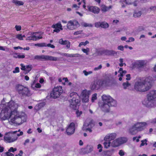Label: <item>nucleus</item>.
<instances>
[{"label":"nucleus","mask_w":156,"mask_h":156,"mask_svg":"<svg viewBox=\"0 0 156 156\" xmlns=\"http://www.w3.org/2000/svg\"><path fill=\"white\" fill-rule=\"evenodd\" d=\"M154 80L153 78L148 76L137 80L134 85V88L137 91L145 92L148 90L152 87Z\"/></svg>","instance_id":"f257e3e1"},{"label":"nucleus","mask_w":156,"mask_h":156,"mask_svg":"<svg viewBox=\"0 0 156 156\" xmlns=\"http://www.w3.org/2000/svg\"><path fill=\"white\" fill-rule=\"evenodd\" d=\"M17 108H15L13 110V114L11 118L10 122L13 124L19 125L26 121L27 116L24 113L20 114Z\"/></svg>","instance_id":"f03ea898"},{"label":"nucleus","mask_w":156,"mask_h":156,"mask_svg":"<svg viewBox=\"0 0 156 156\" xmlns=\"http://www.w3.org/2000/svg\"><path fill=\"white\" fill-rule=\"evenodd\" d=\"M147 100H144L143 104L146 107H156V90H152L147 95Z\"/></svg>","instance_id":"7ed1b4c3"},{"label":"nucleus","mask_w":156,"mask_h":156,"mask_svg":"<svg viewBox=\"0 0 156 156\" xmlns=\"http://www.w3.org/2000/svg\"><path fill=\"white\" fill-rule=\"evenodd\" d=\"M102 102L99 104V106L108 107L116 106L117 102L109 95H103L101 97Z\"/></svg>","instance_id":"20e7f679"},{"label":"nucleus","mask_w":156,"mask_h":156,"mask_svg":"<svg viewBox=\"0 0 156 156\" xmlns=\"http://www.w3.org/2000/svg\"><path fill=\"white\" fill-rule=\"evenodd\" d=\"M69 102L70 107H76L80 105L79 96L75 92H72L70 94Z\"/></svg>","instance_id":"39448f33"},{"label":"nucleus","mask_w":156,"mask_h":156,"mask_svg":"<svg viewBox=\"0 0 156 156\" xmlns=\"http://www.w3.org/2000/svg\"><path fill=\"white\" fill-rule=\"evenodd\" d=\"M146 125L145 122H137L129 128V133L132 135H134L138 132L142 131L144 129V127Z\"/></svg>","instance_id":"423d86ee"},{"label":"nucleus","mask_w":156,"mask_h":156,"mask_svg":"<svg viewBox=\"0 0 156 156\" xmlns=\"http://www.w3.org/2000/svg\"><path fill=\"white\" fill-rule=\"evenodd\" d=\"M1 111L0 109V118L2 121L11 118L13 114V110H12L11 108H3L2 112Z\"/></svg>","instance_id":"0eeeda50"},{"label":"nucleus","mask_w":156,"mask_h":156,"mask_svg":"<svg viewBox=\"0 0 156 156\" xmlns=\"http://www.w3.org/2000/svg\"><path fill=\"white\" fill-rule=\"evenodd\" d=\"M16 89L18 94L22 96L30 95V93L28 88L21 85L18 84L16 86Z\"/></svg>","instance_id":"6e6552de"},{"label":"nucleus","mask_w":156,"mask_h":156,"mask_svg":"<svg viewBox=\"0 0 156 156\" xmlns=\"http://www.w3.org/2000/svg\"><path fill=\"white\" fill-rule=\"evenodd\" d=\"M17 132V131H16L6 133L4 137V141L6 143H11L16 140L18 137L15 134Z\"/></svg>","instance_id":"1a4fd4ad"},{"label":"nucleus","mask_w":156,"mask_h":156,"mask_svg":"<svg viewBox=\"0 0 156 156\" xmlns=\"http://www.w3.org/2000/svg\"><path fill=\"white\" fill-rule=\"evenodd\" d=\"M63 92L62 87L61 86H58L55 87L51 93V96L54 98H56L59 97Z\"/></svg>","instance_id":"9d476101"},{"label":"nucleus","mask_w":156,"mask_h":156,"mask_svg":"<svg viewBox=\"0 0 156 156\" xmlns=\"http://www.w3.org/2000/svg\"><path fill=\"white\" fill-rule=\"evenodd\" d=\"M19 106L18 104L16 103L12 100L8 103L5 102L4 98L2 100L0 104V107H16Z\"/></svg>","instance_id":"9b49d317"},{"label":"nucleus","mask_w":156,"mask_h":156,"mask_svg":"<svg viewBox=\"0 0 156 156\" xmlns=\"http://www.w3.org/2000/svg\"><path fill=\"white\" fill-rule=\"evenodd\" d=\"M126 141V138L123 137L119 138L112 142L111 145L113 147H115L125 143Z\"/></svg>","instance_id":"f8f14e48"},{"label":"nucleus","mask_w":156,"mask_h":156,"mask_svg":"<svg viewBox=\"0 0 156 156\" xmlns=\"http://www.w3.org/2000/svg\"><path fill=\"white\" fill-rule=\"evenodd\" d=\"M148 62V61L147 60H137L133 63V66L134 67L141 68L146 65Z\"/></svg>","instance_id":"ddd939ff"},{"label":"nucleus","mask_w":156,"mask_h":156,"mask_svg":"<svg viewBox=\"0 0 156 156\" xmlns=\"http://www.w3.org/2000/svg\"><path fill=\"white\" fill-rule=\"evenodd\" d=\"M80 25L79 23L76 20H70L67 24L68 29L70 30H73L79 27Z\"/></svg>","instance_id":"4468645a"},{"label":"nucleus","mask_w":156,"mask_h":156,"mask_svg":"<svg viewBox=\"0 0 156 156\" xmlns=\"http://www.w3.org/2000/svg\"><path fill=\"white\" fill-rule=\"evenodd\" d=\"M90 91L86 90H83L81 94V97L82 101L85 102H87L89 101Z\"/></svg>","instance_id":"2eb2a0df"},{"label":"nucleus","mask_w":156,"mask_h":156,"mask_svg":"<svg viewBox=\"0 0 156 156\" xmlns=\"http://www.w3.org/2000/svg\"><path fill=\"white\" fill-rule=\"evenodd\" d=\"M87 10L93 12L94 14H98L100 12V9L95 6L88 5L87 6Z\"/></svg>","instance_id":"dca6fc26"},{"label":"nucleus","mask_w":156,"mask_h":156,"mask_svg":"<svg viewBox=\"0 0 156 156\" xmlns=\"http://www.w3.org/2000/svg\"><path fill=\"white\" fill-rule=\"evenodd\" d=\"M75 124L74 122L71 123L66 129V132L68 135H71L73 134L75 131Z\"/></svg>","instance_id":"f3484780"},{"label":"nucleus","mask_w":156,"mask_h":156,"mask_svg":"<svg viewBox=\"0 0 156 156\" xmlns=\"http://www.w3.org/2000/svg\"><path fill=\"white\" fill-rule=\"evenodd\" d=\"M110 80L106 79L98 80V85L100 87H107L110 85Z\"/></svg>","instance_id":"a211bd4d"},{"label":"nucleus","mask_w":156,"mask_h":156,"mask_svg":"<svg viewBox=\"0 0 156 156\" xmlns=\"http://www.w3.org/2000/svg\"><path fill=\"white\" fill-rule=\"evenodd\" d=\"M52 27L55 29L53 31L57 33L59 32L60 30H62V26L60 23H58L52 26Z\"/></svg>","instance_id":"6ab92c4d"},{"label":"nucleus","mask_w":156,"mask_h":156,"mask_svg":"<svg viewBox=\"0 0 156 156\" xmlns=\"http://www.w3.org/2000/svg\"><path fill=\"white\" fill-rule=\"evenodd\" d=\"M116 134L115 133L108 134L104 138V140L111 141L114 140L116 137Z\"/></svg>","instance_id":"aec40b11"},{"label":"nucleus","mask_w":156,"mask_h":156,"mask_svg":"<svg viewBox=\"0 0 156 156\" xmlns=\"http://www.w3.org/2000/svg\"><path fill=\"white\" fill-rule=\"evenodd\" d=\"M43 59L45 60H50L56 61L58 60V58L57 57L48 55H44Z\"/></svg>","instance_id":"412c9836"},{"label":"nucleus","mask_w":156,"mask_h":156,"mask_svg":"<svg viewBox=\"0 0 156 156\" xmlns=\"http://www.w3.org/2000/svg\"><path fill=\"white\" fill-rule=\"evenodd\" d=\"M100 86L98 85V80L95 81L91 83L90 87L92 90L98 89Z\"/></svg>","instance_id":"4be33fe9"},{"label":"nucleus","mask_w":156,"mask_h":156,"mask_svg":"<svg viewBox=\"0 0 156 156\" xmlns=\"http://www.w3.org/2000/svg\"><path fill=\"white\" fill-rule=\"evenodd\" d=\"M28 36L26 38V40H32L34 41H36V38L35 37V36L34 32L29 33V34H28Z\"/></svg>","instance_id":"5701e85b"},{"label":"nucleus","mask_w":156,"mask_h":156,"mask_svg":"<svg viewBox=\"0 0 156 156\" xmlns=\"http://www.w3.org/2000/svg\"><path fill=\"white\" fill-rule=\"evenodd\" d=\"M112 7V5H110L108 7L104 5H102L101 6V10L103 12H106L111 9Z\"/></svg>","instance_id":"b1692460"},{"label":"nucleus","mask_w":156,"mask_h":156,"mask_svg":"<svg viewBox=\"0 0 156 156\" xmlns=\"http://www.w3.org/2000/svg\"><path fill=\"white\" fill-rule=\"evenodd\" d=\"M13 57L15 58H23L25 57V55L23 53H15L13 55Z\"/></svg>","instance_id":"393cba45"},{"label":"nucleus","mask_w":156,"mask_h":156,"mask_svg":"<svg viewBox=\"0 0 156 156\" xmlns=\"http://www.w3.org/2000/svg\"><path fill=\"white\" fill-rule=\"evenodd\" d=\"M34 33L36 41L42 38L43 33L39 32H34Z\"/></svg>","instance_id":"a878e982"},{"label":"nucleus","mask_w":156,"mask_h":156,"mask_svg":"<svg viewBox=\"0 0 156 156\" xmlns=\"http://www.w3.org/2000/svg\"><path fill=\"white\" fill-rule=\"evenodd\" d=\"M93 150V147L92 146H87L85 149L84 152L87 154L91 152Z\"/></svg>","instance_id":"bb28decb"},{"label":"nucleus","mask_w":156,"mask_h":156,"mask_svg":"<svg viewBox=\"0 0 156 156\" xmlns=\"http://www.w3.org/2000/svg\"><path fill=\"white\" fill-rule=\"evenodd\" d=\"M12 3L15 4L17 6L22 5L24 4V3L21 1L18 0H12Z\"/></svg>","instance_id":"cd10ccee"},{"label":"nucleus","mask_w":156,"mask_h":156,"mask_svg":"<svg viewBox=\"0 0 156 156\" xmlns=\"http://www.w3.org/2000/svg\"><path fill=\"white\" fill-rule=\"evenodd\" d=\"M88 126H86V124H83L82 128V130L83 131H89V132L91 133L92 132V128L88 127Z\"/></svg>","instance_id":"c85d7f7f"},{"label":"nucleus","mask_w":156,"mask_h":156,"mask_svg":"<svg viewBox=\"0 0 156 156\" xmlns=\"http://www.w3.org/2000/svg\"><path fill=\"white\" fill-rule=\"evenodd\" d=\"M105 141L103 143L104 147L107 148L110 147L111 144V142L109 140H105Z\"/></svg>","instance_id":"c756f323"},{"label":"nucleus","mask_w":156,"mask_h":156,"mask_svg":"<svg viewBox=\"0 0 156 156\" xmlns=\"http://www.w3.org/2000/svg\"><path fill=\"white\" fill-rule=\"evenodd\" d=\"M25 37V35H22L21 34H17L16 36V38L20 40H23V38Z\"/></svg>","instance_id":"7c9ffc66"},{"label":"nucleus","mask_w":156,"mask_h":156,"mask_svg":"<svg viewBox=\"0 0 156 156\" xmlns=\"http://www.w3.org/2000/svg\"><path fill=\"white\" fill-rule=\"evenodd\" d=\"M31 87L33 89H36V88H40L41 87V85L39 83L32 84L31 85Z\"/></svg>","instance_id":"2f4dec72"},{"label":"nucleus","mask_w":156,"mask_h":156,"mask_svg":"<svg viewBox=\"0 0 156 156\" xmlns=\"http://www.w3.org/2000/svg\"><path fill=\"white\" fill-rule=\"evenodd\" d=\"M119 73H120V76L121 77H122L124 75H125L126 73L127 72L126 70H123V69L122 68H120L119 70L118 71Z\"/></svg>","instance_id":"473e14b6"},{"label":"nucleus","mask_w":156,"mask_h":156,"mask_svg":"<svg viewBox=\"0 0 156 156\" xmlns=\"http://www.w3.org/2000/svg\"><path fill=\"white\" fill-rule=\"evenodd\" d=\"M109 27L108 24L105 22H101V27L103 28H107Z\"/></svg>","instance_id":"72a5a7b5"},{"label":"nucleus","mask_w":156,"mask_h":156,"mask_svg":"<svg viewBox=\"0 0 156 156\" xmlns=\"http://www.w3.org/2000/svg\"><path fill=\"white\" fill-rule=\"evenodd\" d=\"M83 124H86V126L89 127L90 128H92L94 126V124L92 120L90 121L88 124L87 123H84Z\"/></svg>","instance_id":"f704fd0d"},{"label":"nucleus","mask_w":156,"mask_h":156,"mask_svg":"<svg viewBox=\"0 0 156 156\" xmlns=\"http://www.w3.org/2000/svg\"><path fill=\"white\" fill-rule=\"evenodd\" d=\"M81 56V55L78 53L76 54H69V57L72 58V57H78Z\"/></svg>","instance_id":"c9c22d12"},{"label":"nucleus","mask_w":156,"mask_h":156,"mask_svg":"<svg viewBox=\"0 0 156 156\" xmlns=\"http://www.w3.org/2000/svg\"><path fill=\"white\" fill-rule=\"evenodd\" d=\"M123 88L125 89H127V88L130 85V83L127 81L123 83L122 84Z\"/></svg>","instance_id":"e433bc0d"},{"label":"nucleus","mask_w":156,"mask_h":156,"mask_svg":"<svg viewBox=\"0 0 156 156\" xmlns=\"http://www.w3.org/2000/svg\"><path fill=\"white\" fill-rule=\"evenodd\" d=\"M141 15V13L140 11H136L133 14V16L135 17H140Z\"/></svg>","instance_id":"4c0bfd02"},{"label":"nucleus","mask_w":156,"mask_h":156,"mask_svg":"<svg viewBox=\"0 0 156 156\" xmlns=\"http://www.w3.org/2000/svg\"><path fill=\"white\" fill-rule=\"evenodd\" d=\"M81 50L84 53H85L86 55H88L89 52L90 51V49L89 48H87L86 49L82 48Z\"/></svg>","instance_id":"58836bf2"},{"label":"nucleus","mask_w":156,"mask_h":156,"mask_svg":"<svg viewBox=\"0 0 156 156\" xmlns=\"http://www.w3.org/2000/svg\"><path fill=\"white\" fill-rule=\"evenodd\" d=\"M13 154L9 153V152H8V151L3 153L2 154V156H14Z\"/></svg>","instance_id":"ea45409f"},{"label":"nucleus","mask_w":156,"mask_h":156,"mask_svg":"<svg viewBox=\"0 0 156 156\" xmlns=\"http://www.w3.org/2000/svg\"><path fill=\"white\" fill-rule=\"evenodd\" d=\"M81 25L82 26L85 27H92V25L91 24H89L88 23H86L85 22H83Z\"/></svg>","instance_id":"a19ab883"},{"label":"nucleus","mask_w":156,"mask_h":156,"mask_svg":"<svg viewBox=\"0 0 156 156\" xmlns=\"http://www.w3.org/2000/svg\"><path fill=\"white\" fill-rule=\"evenodd\" d=\"M45 105V103L44 102H42L39 103L36 105V106L39 107H43Z\"/></svg>","instance_id":"79ce46f5"},{"label":"nucleus","mask_w":156,"mask_h":156,"mask_svg":"<svg viewBox=\"0 0 156 156\" xmlns=\"http://www.w3.org/2000/svg\"><path fill=\"white\" fill-rule=\"evenodd\" d=\"M89 43V42L87 41H86L85 42H80L79 45V47H80L82 45L85 46L87 44H88Z\"/></svg>","instance_id":"37998d69"},{"label":"nucleus","mask_w":156,"mask_h":156,"mask_svg":"<svg viewBox=\"0 0 156 156\" xmlns=\"http://www.w3.org/2000/svg\"><path fill=\"white\" fill-rule=\"evenodd\" d=\"M117 54V52L113 50H111L108 51V55H116Z\"/></svg>","instance_id":"c03bdc74"},{"label":"nucleus","mask_w":156,"mask_h":156,"mask_svg":"<svg viewBox=\"0 0 156 156\" xmlns=\"http://www.w3.org/2000/svg\"><path fill=\"white\" fill-rule=\"evenodd\" d=\"M125 2L127 4L130 5L132 4L135 1V0H124Z\"/></svg>","instance_id":"a18cd8bd"},{"label":"nucleus","mask_w":156,"mask_h":156,"mask_svg":"<svg viewBox=\"0 0 156 156\" xmlns=\"http://www.w3.org/2000/svg\"><path fill=\"white\" fill-rule=\"evenodd\" d=\"M16 150L17 149L16 148H14L13 147H11L9 149L8 152H9V153H10L11 152H14L16 151Z\"/></svg>","instance_id":"49530a36"},{"label":"nucleus","mask_w":156,"mask_h":156,"mask_svg":"<svg viewBox=\"0 0 156 156\" xmlns=\"http://www.w3.org/2000/svg\"><path fill=\"white\" fill-rule=\"evenodd\" d=\"M83 73L85 76H87L88 75L92 74V72L91 71L87 72L86 70H84L83 71Z\"/></svg>","instance_id":"de8ad7c7"},{"label":"nucleus","mask_w":156,"mask_h":156,"mask_svg":"<svg viewBox=\"0 0 156 156\" xmlns=\"http://www.w3.org/2000/svg\"><path fill=\"white\" fill-rule=\"evenodd\" d=\"M119 61L120 62V63H119V66H121L122 67L123 66L124 64H125V65H126V64L125 63H123V59L122 58H120L119 59Z\"/></svg>","instance_id":"09e8293b"},{"label":"nucleus","mask_w":156,"mask_h":156,"mask_svg":"<svg viewBox=\"0 0 156 156\" xmlns=\"http://www.w3.org/2000/svg\"><path fill=\"white\" fill-rule=\"evenodd\" d=\"M43 55H36L34 57V58L36 59H43Z\"/></svg>","instance_id":"8fccbe9b"},{"label":"nucleus","mask_w":156,"mask_h":156,"mask_svg":"<svg viewBox=\"0 0 156 156\" xmlns=\"http://www.w3.org/2000/svg\"><path fill=\"white\" fill-rule=\"evenodd\" d=\"M97 94H94L92 95V98H91V101L92 102H93L95 100H96L97 98Z\"/></svg>","instance_id":"3c124183"},{"label":"nucleus","mask_w":156,"mask_h":156,"mask_svg":"<svg viewBox=\"0 0 156 156\" xmlns=\"http://www.w3.org/2000/svg\"><path fill=\"white\" fill-rule=\"evenodd\" d=\"M32 68V66L31 65H27L26 66V69H27V71L29 72L30 71Z\"/></svg>","instance_id":"603ef678"},{"label":"nucleus","mask_w":156,"mask_h":156,"mask_svg":"<svg viewBox=\"0 0 156 156\" xmlns=\"http://www.w3.org/2000/svg\"><path fill=\"white\" fill-rule=\"evenodd\" d=\"M79 8L80 6L76 4H73L72 6V8L75 9L76 10L78 9Z\"/></svg>","instance_id":"864d4df0"},{"label":"nucleus","mask_w":156,"mask_h":156,"mask_svg":"<svg viewBox=\"0 0 156 156\" xmlns=\"http://www.w3.org/2000/svg\"><path fill=\"white\" fill-rule=\"evenodd\" d=\"M20 72L19 68L18 67H16L15 69V70H13L12 72L14 73H18Z\"/></svg>","instance_id":"5fc2aeb1"},{"label":"nucleus","mask_w":156,"mask_h":156,"mask_svg":"<svg viewBox=\"0 0 156 156\" xmlns=\"http://www.w3.org/2000/svg\"><path fill=\"white\" fill-rule=\"evenodd\" d=\"M76 113L77 115V117H79L82 113V112L81 111H79L77 109L76 111Z\"/></svg>","instance_id":"6e6d98bb"},{"label":"nucleus","mask_w":156,"mask_h":156,"mask_svg":"<svg viewBox=\"0 0 156 156\" xmlns=\"http://www.w3.org/2000/svg\"><path fill=\"white\" fill-rule=\"evenodd\" d=\"M65 42H66L65 44L64 45H66V48H69L70 46V44L69 42L67 40H65Z\"/></svg>","instance_id":"4d7b16f0"},{"label":"nucleus","mask_w":156,"mask_h":156,"mask_svg":"<svg viewBox=\"0 0 156 156\" xmlns=\"http://www.w3.org/2000/svg\"><path fill=\"white\" fill-rule=\"evenodd\" d=\"M58 42L59 43L61 44L64 45L66 43V42H65V41H63L62 39H60L59 40Z\"/></svg>","instance_id":"13d9d810"},{"label":"nucleus","mask_w":156,"mask_h":156,"mask_svg":"<svg viewBox=\"0 0 156 156\" xmlns=\"http://www.w3.org/2000/svg\"><path fill=\"white\" fill-rule=\"evenodd\" d=\"M147 140H142L141 141V144L140 145V147H141L142 146H144L145 144H146V145L147 144Z\"/></svg>","instance_id":"bf43d9fd"},{"label":"nucleus","mask_w":156,"mask_h":156,"mask_svg":"<svg viewBox=\"0 0 156 156\" xmlns=\"http://www.w3.org/2000/svg\"><path fill=\"white\" fill-rule=\"evenodd\" d=\"M15 28L17 31H19L21 30V26L20 25H16L15 26Z\"/></svg>","instance_id":"052dcab7"},{"label":"nucleus","mask_w":156,"mask_h":156,"mask_svg":"<svg viewBox=\"0 0 156 156\" xmlns=\"http://www.w3.org/2000/svg\"><path fill=\"white\" fill-rule=\"evenodd\" d=\"M101 22H97V23H95V27L97 28H98L100 27H101Z\"/></svg>","instance_id":"680f3d73"},{"label":"nucleus","mask_w":156,"mask_h":156,"mask_svg":"<svg viewBox=\"0 0 156 156\" xmlns=\"http://www.w3.org/2000/svg\"><path fill=\"white\" fill-rule=\"evenodd\" d=\"M102 65H100L98 67L94 68V71L98 70L101 69L102 68Z\"/></svg>","instance_id":"e2e57ef3"},{"label":"nucleus","mask_w":156,"mask_h":156,"mask_svg":"<svg viewBox=\"0 0 156 156\" xmlns=\"http://www.w3.org/2000/svg\"><path fill=\"white\" fill-rule=\"evenodd\" d=\"M82 31L80 30L75 32L74 33V34L75 35H77L79 34H82Z\"/></svg>","instance_id":"0e129e2a"},{"label":"nucleus","mask_w":156,"mask_h":156,"mask_svg":"<svg viewBox=\"0 0 156 156\" xmlns=\"http://www.w3.org/2000/svg\"><path fill=\"white\" fill-rule=\"evenodd\" d=\"M150 122L152 124L156 123V117L155 118L152 119L150 121Z\"/></svg>","instance_id":"69168bd1"},{"label":"nucleus","mask_w":156,"mask_h":156,"mask_svg":"<svg viewBox=\"0 0 156 156\" xmlns=\"http://www.w3.org/2000/svg\"><path fill=\"white\" fill-rule=\"evenodd\" d=\"M119 154L120 156H123L124 155V153L122 150L119 151Z\"/></svg>","instance_id":"338daca9"},{"label":"nucleus","mask_w":156,"mask_h":156,"mask_svg":"<svg viewBox=\"0 0 156 156\" xmlns=\"http://www.w3.org/2000/svg\"><path fill=\"white\" fill-rule=\"evenodd\" d=\"M150 9L154 11H156V6H151L150 7Z\"/></svg>","instance_id":"774afa93"}]
</instances>
